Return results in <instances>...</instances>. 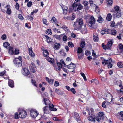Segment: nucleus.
Here are the masks:
<instances>
[{
    "label": "nucleus",
    "instance_id": "obj_7",
    "mask_svg": "<svg viewBox=\"0 0 123 123\" xmlns=\"http://www.w3.org/2000/svg\"><path fill=\"white\" fill-rule=\"evenodd\" d=\"M83 6L81 4H77V14L78 12V10H81L83 9ZM79 12L80 14H77V16H80V18H82L83 17V15L82 13L81 12Z\"/></svg>",
    "mask_w": 123,
    "mask_h": 123
},
{
    "label": "nucleus",
    "instance_id": "obj_16",
    "mask_svg": "<svg viewBox=\"0 0 123 123\" xmlns=\"http://www.w3.org/2000/svg\"><path fill=\"white\" fill-rule=\"evenodd\" d=\"M110 30L108 29H105L102 30L101 31V33L102 34H107L109 33Z\"/></svg>",
    "mask_w": 123,
    "mask_h": 123
},
{
    "label": "nucleus",
    "instance_id": "obj_31",
    "mask_svg": "<svg viewBox=\"0 0 123 123\" xmlns=\"http://www.w3.org/2000/svg\"><path fill=\"white\" fill-rule=\"evenodd\" d=\"M88 120L90 121L92 120L93 122H95V119L91 116L88 117Z\"/></svg>",
    "mask_w": 123,
    "mask_h": 123
},
{
    "label": "nucleus",
    "instance_id": "obj_12",
    "mask_svg": "<svg viewBox=\"0 0 123 123\" xmlns=\"http://www.w3.org/2000/svg\"><path fill=\"white\" fill-rule=\"evenodd\" d=\"M46 59L49 62L53 64L55 62L54 59L52 58H51L49 56L47 57L46 58Z\"/></svg>",
    "mask_w": 123,
    "mask_h": 123
},
{
    "label": "nucleus",
    "instance_id": "obj_38",
    "mask_svg": "<svg viewBox=\"0 0 123 123\" xmlns=\"http://www.w3.org/2000/svg\"><path fill=\"white\" fill-rule=\"evenodd\" d=\"M85 54L87 56L90 55H91V53L90 51L88 50H86L85 52Z\"/></svg>",
    "mask_w": 123,
    "mask_h": 123
},
{
    "label": "nucleus",
    "instance_id": "obj_21",
    "mask_svg": "<svg viewBox=\"0 0 123 123\" xmlns=\"http://www.w3.org/2000/svg\"><path fill=\"white\" fill-rule=\"evenodd\" d=\"M46 81H47L48 82L49 84H53V83L54 80L53 79H49L48 77H46Z\"/></svg>",
    "mask_w": 123,
    "mask_h": 123
},
{
    "label": "nucleus",
    "instance_id": "obj_63",
    "mask_svg": "<svg viewBox=\"0 0 123 123\" xmlns=\"http://www.w3.org/2000/svg\"><path fill=\"white\" fill-rule=\"evenodd\" d=\"M101 118H102L101 117L98 116L97 117H96V118L95 119L97 121H100Z\"/></svg>",
    "mask_w": 123,
    "mask_h": 123
},
{
    "label": "nucleus",
    "instance_id": "obj_51",
    "mask_svg": "<svg viewBox=\"0 0 123 123\" xmlns=\"http://www.w3.org/2000/svg\"><path fill=\"white\" fill-rule=\"evenodd\" d=\"M68 46L70 47H74V44L71 42H68Z\"/></svg>",
    "mask_w": 123,
    "mask_h": 123
},
{
    "label": "nucleus",
    "instance_id": "obj_60",
    "mask_svg": "<svg viewBox=\"0 0 123 123\" xmlns=\"http://www.w3.org/2000/svg\"><path fill=\"white\" fill-rule=\"evenodd\" d=\"M71 17V20H73L75 18V16L74 15V13H73L72 14V16Z\"/></svg>",
    "mask_w": 123,
    "mask_h": 123
},
{
    "label": "nucleus",
    "instance_id": "obj_19",
    "mask_svg": "<svg viewBox=\"0 0 123 123\" xmlns=\"http://www.w3.org/2000/svg\"><path fill=\"white\" fill-rule=\"evenodd\" d=\"M61 28L63 29L66 32L68 33L70 32V30L65 25H63Z\"/></svg>",
    "mask_w": 123,
    "mask_h": 123
},
{
    "label": "nucleus",
    "instance_id": "obj_10",
    "mask_svg": "<svg viewBox=\"0 0 123 123\" xmlns=\"http://www.w3.org/2000/svg\"><path fill=\"white\" fill-rule=\"evenodd\" d=\"M43 111L44 114H48L50 113V110L49 108L47 106L44 107L43 108Z\"/></svg>",
    "mask_w": 123,
    "mask_h": 123
},
{
    "label": "nucleus",
    "instance_id": "obj_28",
    "mask_svg": "<svg viewBox=\"0 0 123 123\" xmlns=\"http://www.w3.org/2000/svg\"><path fill=\"white\" fill-rule=\"evenodd\" d=\"M49 52L47 50H44L43 51V55L45 57H47L49 55Z\"/></svg>",
    "mask_w": 123,
    "mask_h": 123
},
{
    "label": "nucleus",
    "instance_id": "obj_25",
    "mask_svg": "<svg viewBox=\"0 0 123 123\" xmlns=\"http://www.w3.org/2000/svg\"><path fill=\"white\" fill-rule=\"evenodd\" d=\"M30 71L31 72L35 73L36 72V70L34 69V67H32L31 66H30L29 67Z\"/></svg>",
    "mask_w": 123,
    "mask_h": 123
},
{
    "label": "nucleus",
    "instance_id": "obj_15",
    "mask_svg": "<svg viewBox=\"0 0 123 123\" xmlns=\"http://www.w3.org/2000/svg\"><path fill=\"white\" fill-rule=\"evenodd\" d=\"M45 36L46 38L47 39V42L48 43H49L51 42L53 43V42L52 41L53 40L52 39H51L50 37H49L47 35H45Z\"/></svg>",
    "mask_w": 123,
    "mask_h": 123
},
{
    "label": "nucleus",
    "instance_id": "obj_44",
    "mask_svg": "<svg viewBox=\"0 0 123 123\" xmlns=\"http://www.w3.org/2000/svg\"><path fill=\"white\" fill-rule=\"evenodd\" d=\"M83 4L85 6H87L88 4V2L85 0H84L83 1Z\"/></svg>",
    "mask_w": 123,
    "mask_h": 123
},
{
    "label": "nucleus",
    "instance_id": "obj_54",
    "mask_svg": "<svg viewBox=\"0 0 123 123\" xmlns=\"http://www.w3.org/2000/svg\"><path fill=\"white\" fill-rule=\"evenodd\" d=\"M87 111L89 115H90V114H93L94 112V111L93 110V109H91V112L92 113H90V111L88 109H87Z\"/></svg>",
    "mask_w": 123,
    "mask_h": 123
},
{
    "label": "nucleus",
    "instance_id": "obj_39",
    "mask_svg": "<svg viewBox=\"0 0 123 123\" xmlns=\"http://www.w3.org/2000/svg\"><path fill=\"white\" fill-rule=\"evenodd\" d=\"M12 13L11 10L10 9L7 8L6 11V13L8 15H10Z\"/></svg>",
    "mask_w": 123,
    "mask_h": 123
},
{
    "label": "nucleus",
    "instance_id": "obj_14",
    "mask_svg": "<svg viewBox=\"0 0 123 123\" xmlns=\"http://www.w3.org/2000/svg\"><path fill=\"white\" fill-rule=\"evenodd\" d=\"M60 44L58 43H55L53 47V48L55 50H58L60 48Z\"/></svg>",
    "mask_w": 123,
    "mask_h": 123
},
{
    "label": "nucleus",
    "instance_id": "obj_32",
    "mask_svg": "<svg viewBox=\"0 0 123 123\" xmlns=\"http://www.w3.org/2000/svg\"><path fill=\"white\" fill-rule=\"evenodd\" d=\"M60 6L63 10H67L68 7L62 4V5H60Z\"/></svg>",
    "mask_w": 123,
    "mask_h": 123
},
{
    "label": "nucleus",
    "instance_id": "obj_48",
    "mask_svg": "<svg viewBox=\"0 0 123 123\" xmlns=\"http://www.w3.org/2000/svg\"><path fill=\"white\" fill-rule=\"evenodd\" d=\"M15 118L17 119H18L19 117V114L17 112H16L14 115Z\"/></svg>",
    "mask_w": 123,
    "mask_h": 123
},
{
    "label": "nucleus",
    "instance_id": "obj_34",
    "mask_svg": "<svg viewBox=\"0 0 123 123\" xmlns=\"http://www.w3.org/2000/svg\"><path fill=\"white\" fill-rule=\"evenodd\" d=\"M15 7L16 9L17 10H19L20 7V5L17 2H16V4L15 6Z\"/></svg>",
    "mask_w": 123,
    "mask_h": 123
},
{
    "label": "nucleus",
    "instance_id": "obj_13",
    "mask_svg": "<svg viewBox=\"0 0 123 123\" xmlns=\"http://www.w3.org/2000/svg\"><path fill=\"white\" fill-rule=\"evenodd\" d=\"M113 43V40L110 39L109 40L108 43L107 45V46L108 49H109L112 45Z\"/></svg>",
    "mask_w": 123,
    "mask_h": 123
},
{
    "label": "nucleus",
    "instance_id": "obj_2",
    "mask_svg": "<svg viewBox=\"0 0 123 123\" xmlns=\"http://www.w3.org/2000/svg\"><path fill=\"white\" fill-rule=\"evenodd\" d=\"M22 57L19 56L18 58H14L13 60V62L14 66L17 67H21L22 65Z\"/></svg>",
    "mask_w": 123,
    "mask_h": 123
},
{
    "label": "nucleus",
    "instance_id": "obj_27",
    "mask_svg": "<svg viewBox=\"0 0 123 123\" xmlns=\"http://www.w3.org/2000/svg\"><path fill=\"white\" fill-rule=\"evenodd\" d=\"M8 52L11 55H13L14 54V49L12 47L9 48Z\"/></svg>",
    "mask_w": 123,
    "mask_h": 123
},
{
    "label": "nucleus",
    "instance_id": "obj_61",
    "mask_svg": "<svg viewBox=\"0 0 123 123\" xmlns=\"http://www.w3.org/2000/svg\"><path fill=\"white\" fill-rule=\"evenodd\" d=\"M114 9L116 12L118 11L119 10V7L118 6H116L114 7Z\"/></svg>",
    "mask_w": 123,
    "mask_h": 123
},
{
    "label": "nucleus",
    "instance_id": "obj_37",
    "mask_svg": "<svg viewBox=\"0 0 123 123\" xmlns=\"http://www.w3.org/2000/svg\"><path fill=\"white\" fill-rule=\"evenodd\" d=\"M117 31L115 30H112L111 31V33L112 35H115L116 34Z\"/></svg>",
    "mask_w": 123,
    "mask_h": 123
},
{
    "label": "nucleus",
    "instance_id": "obj_64",
    "mask_svg": "<svg viewBox=\"0 0 123 123\" xmlns=\"http://www.w3.org/2000/svg\"><path fill=\"white\" fill-rule=\"evenodd\" d=\"M116 90L118 92H120L121 93H122L123 94V87H121L120 90Z\"/></svg>",
    "mask_w": 123,
    "mask_h": 123
},
{
    "label": "nucleus",
    "instance_id": "obj_3",
    "mask_svg": "<svg viewBox=\"0 0 123 123\" xmlns=\"http://www.w3.org/2000/svg\"><path fill=\"white\" fill-rule=\"evenodd\" d=\"M112 62V60L111 58L109 59L108 60H103L102 62V64L104 65L107 64V67L108 68H110L112 66V64L111 63Z\"/></svg>",
    "mask_w": 123,
    "mask_h": 123
},
{
    "label": "nucleus",
    "instance_id": "obj_55",
    "mask_svg": "<svg viewBox=\"0 0 123 123\" xmlns=\"http://www.w3.org/2000/svg\"><path fill=\"white\" fill-rule=\"evenodd\" d=\"M29 54L32 57H33L35 56V54L33 52V51L32 52L30 51L29 52Z\"/></svg>",
    "mask_w": 123,
    "mask_h": 123
},
{
    "label": "nucleus",
    "instance_id": "obj_36",
    "mask_svg": "<svg viewBox=\"0 0 123 123\" xmlns=\"http://www.w3.org/2000/svg\"><path fill=\"white\" fill-rule=\"evenodd\" d=\"M18 17L19 19L21 21H22L24 19V17L21 14H19L18 16Z\"/></svg>",
    "mask_w": 123,
    "mask_h": 123
},
{
    "label": "nucleus",
    "instance_id": "obj_45",
    "mask_svg": "<svg viewBox=\"0 0 123 123\" xmlns=\"http://www.w3.org/2000/svg\"><path fill=\"white\" fill-rule=\"evenodd\" d=\"M27 18L28 19H29L30 20H32L33 19V17L31 15L30 16L28 15L27 16Z\"/></svg>",
    "mask_w": 123,
    "mask_h": 123
},
{
    "label": "nucleus",
    "instance_id": "obj_40",
    "mask_svg": "<svg viewBox=\"0 0 123 123\" xmlns=\"http://www.w3.org/2000/svg\"><path fill=\"white\" fill-rule=\"evenodd\" d=\"M119 48L120 52H122L123 51V45L122 44H120L119 45Z\"/></svg>",
    "mask_w": 123,
    "mask_h": 123
},
{
    "label": "nucleus",
    "instance_id": "obj_17",
    "mask_svg": "<svg viewBox=\"0 0 123 123\" xmlns=\"http://www.w3.org/2000/svg\"><path fill=\"white\" fill-rule=\"evenodd\" d=\"M9 86L11 87H13L14 86V83L13 80H9L8 82Z\"/></svg>",
    "mask_w": 123,
    "mask_h": 123
},
{
    "label": "nucleus",
    "instance_id": "obj_43",
    "mask_svg": "<svg viewBox=\"0 0 123 123\" xmlns=\"http://www.w3.org/2000/svg\"><path fill=\"white\" fill-rule=\"evenodd\" d=\"M6 72V71L5 70L2 72H0V76H2L3 75L6 76V74H5Z\"/></svg>",
    "mask_w": 123,
    "mask_h": 123
},
{
    "label": "nucleus",
    "instance_id": "obj_29",
    "mask_svg": "<svg viewBox=\"0 0 123 123\" xmlns=\"http://www.w3.org/2000/svg\"><path fill=\"white\" fill-rule=\"evenodd\" d=\"M114 82L115 83H116V84L117 85L119 84V86L120 87H121L122 86L121 84V81L120 80H119L118 81L115 80L114 81Z\"/></svg>",
    "mask_w": 123,
    "mask_h": 123
},
{
    "label": "nucleus",
    "instance_id": "obj_46",
    "mask_svg": "<svg viewBox=\"0 0 123 123\" xmlns=\"http://www.w3.org/2000/svg\"><path fill=\"white\" fill-rule=\"evenodd\" d=\"M83 50L82 48L79 47L77 49V53H81L82 52Z\"/></svg>",
    "mask_w": 123,
    "mask_h": 123
},
{
    "label": "nucleus",
    "instance_id": "obj_1",
    "mask_svg": "<svg viewBox=\"0 0 123 123\" xmlns=\"http://www.w3.org/2000/svg\"><path fill=\"white\" fill-rule=\"evenodd\" d=\"M85 18L87 21L88 19H89L90 21L88 23V26L91 28H94L93 26L96 21L94 17L92 15H87L85 16Z\"/></svg>",
    "mask_w": 123,
    "mask_h": 123
},
{
    "label": "nucleus",
    "instance_id": "obj_47",
    "mask_svg": "<svg viewBox=\"0 0 123 123\" xmlns=\"http://www.w3.org/2000/svg\"><path fill=\"white\" fill-rule=\"evenodd\" d=\"M82 33H87V29L86 28H84L81 31Z\"/></svg>",
    "mask_w": 123,
    "mask_h": 123
},
{
    "label": "nucleus",
    "instance_id": "obj_20",
    "mask_svg": "<svg viewBox=\"0 0 123 123\" xmlns=\"http://www.w3.org/2000/svg\"><path fill=\"white\" fill-rule=\"evenodd\" d=\"M64 34H61L60 35H58L57 34H55L54 36V37L57 39L60 40L61 39V37H62Z\"/></svg>",
    "mask_w": 123,
    "mask_h": 123
},
{
    "label": "nucleus",
    "instance_id": "obj_22",
    "mask_svg": "<svg viewBox=\"0 0 123 123\" xmlns=\"http://www.w3.org/2000/svg\"><path fill=\"white\" fill-rule=\"evenodd\" d=\"M93 38V40L97 42L98 40V36L96 33H95L94 34Z\"/></svg>",
    "mask_w": 123,
    "mask_h": 123
},
{
    "label": "nucleus",
    "instance_id": "obj_49",
    "mask_svg": "<svg viewBox=\"0 0 123 123\" xmlns=\"http://www.w3.org/2000/svg\"><path fill=\"white\" fill-rule=\"evenodd\" d=\"M6 35L5 34H4L2 35L1 37V38L3 40H5L6 39Z\"/></svg>",
    "mask_w": 123,
    "mask_h": 123
},
{
    "label": "nucleus",
    "instance_id": "obj_8",
    "mask_svg": "<svg viewBox=\"0 0 123 123\" xmlns=\"http://www.w3.org/2000/svg\"><path fill=\"white\" fill-rule=\"evenodd\" d=\"M22 74L24 76H28L30 74L29 70L26 68H23L22 69Z\"/></svg>",
    "mask_w": 123,
    "mask_h": 123
},
{
    "label": "nucleus",
    "instance_id": "obj_30",
    "mask_svg": "<svg viewBox=\"0 0 123 123\" xmlns=\"http://www.w3.org/2000/svg\"><path fill=\"white\" fill-rule=\"evenodd\" d=\"M55 92L57 94L61 95L62 94V92L60 90L57 89H56L55 90Z\"/></svg>",
    "mask_w": 123,
    "mask_h": 123
},
{
    "label": "nucleus",
    "instance_id": "obj_58",
    "mask_svg": "<svg viewBox=\"0 0 123 123\" xmlns=\"http://www.w3.org/2000/svg\"><path fill=\"white\" fill-rule=\"evenodd\" d=\"M51 31L50 29H48L47 30V31L46 32H47V33H48V34L51 35L52 34Z\"/></svg>",
    "mask_w": 123,
    "mask_h": 123
},
{
    "label": "nucleus",
    "instance_id": "obj_52",
    "mask_svg": "<svg viewBox=\"0 0 123 123\" xmlns=\"http://www.w3.org/2000/svg\"><path fill=\"white\" fill-rule=\"evenodd\" d=\"M42 20L43 23L47 25H48L47 24V19H45L44 18H43L42 19Z\"/></svg>",
    "mask_w": 123,
    "mask_h": 123
},
{
    "label": "nucleus",
    "instance_id": "obj_11",
    "mask_svg": "<svg viewBox=\"0 0 123 123\" xmlns=\"http://www.w3.org/2000/svg\"><path fill=\"white\" fill-rule=\"evenodd\" d=\"M76 65L75 64L72 62L69 65H67V68L69 69H73L76 67Z\"/></svg>",
    "mask_w": 123,
    "mask_h": 123
},
{
    "label": "nucleus",
    "instance_id": "obj_18",
    "mask_svg": "<svg viewBox=\"0 0 123 123\" xmlns=\"http://www.w3.org/2000/svg\"><path fill=\"white\" fill-rule=\"evenodd\" d=\"M3 46L6 48H9L10 47V45L7 42H5L3 43Z\"/></svg>",
    "mask_w": 123,
    "mask_h": 123
},
{
    "label": "nucleus",
    "instance_id": "obj_26",
    "mask_svg": "<svg viewBox=\"0 0 123 123\" xmlns=\"http://www.w3.org/2000/svg\"><path fill=\"white\" fill-rule=\"evenodd\" d=\"M112 17V16L111 14L110 13H109L107 15L106 19L108 21L111 20Z\"/></svg>",
    "mask_w": 123,
    "mask_h": 123
},
{
    "label": "nucleus",
    "instance_id": "obj_24",
    "mask_svg": "<svg viewBox=\"0 0 123 123\" xmlns=\"http://www.w3.org/2000/svg\"><path fill=\"white\" fill-rule=\"evenodd\" d=\"M81 41L80 46L82 48H83L85 47V45L84 40L81 39Z\"/></svg>",
    "mask_w": 123,
    "mask_h": 123
},
{
    "label": "nucleus",
    "instance_id": "obj_33",
    "mask_svg": "<svg viewBox=\"0 0 123 123\" xmlns=\"http://www.w3.org/2000/svg\"><path fill=\"white\" fill-rule=\"evenodd\" d=\"M103 21V18L101 16L99 17L98 19L97 20V21L99 23L102 22Z\"/></svg>",
    "mask_w": 123,
    "mask_h": 123
},
{
    "label": "nucleus",
    "instance_id": "obj_6",
    "mask_svg": "<svg viewBox=\"0 0 123 123\" xmlns=\"http://www.w3.org/2000/svg\"><path fill=\"white\" fill-rule=\"evenodd\" d=\"M19 115L20 118H24L27 116L26 111L23 109H21L19 112Z\"/></svg>",
    "mask_w": 123,
    "mask_h": 123
},
{
    "label": "nucleus",
    "instance_id": "obj_4",
    "mask_svg": "<svg viewBox=\"0 0 123 123\" xmlns=\"http://www.w3.org/2000/svg\"><path fill=\"white\" fill-rule=\"evenodd\" d=\"M76 2H74L72 5L69 7V13L72 12V11L75 12H76L77 10V0H75Z\"/></svg>",
    "mask_w": 123,
    "mask_h": 123
},
{
    "label": "nucleus",
    "instance_id": "obj_56",
    "mask_svg": "<svg viewBox=\"0 0 123 123\" xmlns=\"http://www.w3.org/2000/svg\"><path fill=\"white\" fill-rule=\"evenodd\" d=\"M38 11V9H35L34 10H33V11L31 13V14L32 15H33L34 13H36Z\"/></svg>",
    "mask_w": 123,
    "mask_h": 123
},
{
    "label": "nucleus",
    "instance_id": "obj_62",
    "mask_svg": "<svg viewBox=\"0 0 123 123\" xmlns=\"http://www.w3.org/2000/svg\"><path fill=\"white\" fill-rule=\"evenodd\" d=\"M32 5V2H31L30 1L28 2L27 4V6L28 7H30Z\"/></svg>",
    "mask_w": 123,
    "mask_h": 123
},
{
    "label": "nucleus",
    "instance_id": "obj_42",
    "mask_svg": "<svg viewBox=\"0 0 123 123\" xmlns=\"http://www.w3.org/2000/svg\"><path fill=\"white\" fill-rule=\"evenodd\" d=\"M91 82L92 83H94L96 84L98 83V81L96 79H94L92 80H91Z\"/></svg>",
    "mask_w": 123,
    "mask_h": 123
},
{
    "label": "nucleus",
    "instance_id": "obj_5",
    "mask_svg": "<svg viewBox=\"0 0 123 123\" xmlns=\"http://www.w3.org/2000/svg\"><path fill=\"white\" fill-rule=\"evenodd\" d=\"M30 112L31 116L34 118H36L39 114L38 112L35 109L31 110Z\"/></svg>",
    "mask_w": 123,
    "mask_h": 123
},
{
    "label": "nucleus",
    "instance_id": "obj_57",
    "mask_svg": "<svg viewBox=\"0 0 123 123\" xmlns=\"http://www.w3.org/2000/svg\"><path fill=\"white\" fill-rule=\"evenodd\" d=\"M107 45H105L104 44V43H102V46L103 47V48L104 49H108L107 46H106Z\"/></svg>",
    "mask_w": 123,
    "mask_h": 123
},
{
    "label": "nucleus",
    "instance_id": "obj_59",
    "mask_svg": "<svg viewBox=\"0 0 123 123\" xmlns=\"http://www.w3.org/2000/svg\"><path fill=\"white\" fill-rule=\"evenodd\" d=\"M77 22V20H76L75 22H74V24H73V26L74 27V30H77V27H76V23Z\"/></svg>",
    "mask_w": 123,
    "mask_h": 123
},
{
    "label": "nucleus",
    "instance_id": "obj_50",
    "mask_svg": "<svg viewBox=\"0 0 123 123\" xmlns=\"http://www.w3.org/2000/svg\"><path fill=\"white\" fill-rule=\"evenodd\" d=\"M14 53L15 55H18L19 53V51L18 49H16L14 50Z\"/></svg>",
    "mask_w": 123,
    "mask_h": 123
},
{
    "label": "nucleus",
    "instance_id": "obj_35",
    "mask_svg": "<svg viewBox=\"0 0 123 123\" xmlns=\"http://www.w3.org/2000/svg\"><path fill=\"white\" fill-rule=\"evenodd\" d=\"M44 103L46 105H49V101L48 99L47 98H44Z\"/></svg>",
    "mask_w": 123,
    "mask_h": 123
},
{
    "label": "nucleus",
    "instance_id": "obj_23",
    "mask_svg": "<svg viewBox=\"0 0 123 123\" xmlns=\"http://www.w3.org/2000/svg\"><path fill=\"white\" fill-rule=\"evenodd\" d=\"M57 20L56 18L54 16L50 20V21L53 23L56 24V23Z\"/></svg>",
    "mask_w": 123,
    "mask_h": 123
},
{
    "label": "nucleus",
    "instance_id": "obj_41",
    "mask_svg": "<svg viewBox=\"0 0 123 123\" xmlns=\"http://www.w3.org/2000/svg\"><path fill=\"white\" fill-rule=\"evenodd\" d=\"M107 3L108 5H111L112 4V0H107Z\"/></svg>",
    "mask_w": 123,
    "mask_h": 123
},
{
    "label": "nucleus",
    "instance_id": "obj_9",
    "mask_svg": "<svg viewBox=\"0 0 123 123\" xmlns=\"http://www.w3.org/2000/svg\"><path fill=\"white\" fill-rule=\"evenodd\" d=\"M83 23L82 19V18H80L79 19L78 21L79 25L77 27V30H80Z\"/></svg>",
    "mask_w": 123,
    "mask_h": 123
},
{
    "label": "nucleus",
    "instance_id": "obj_53",
    "mask_svg": "<svg viewBox=\"0 0 123 123\" xmlns=\"http://www.w3.org/2000/svg\"><path fill=\"white\" fill-rule=\"evenodd\" d=\"M117 65L120 68H122L123 66V64L121 62H119L117 63Z\"/></svg>",
    "mask_w": 123,
    "mask_h": 123
}]
</instances>
